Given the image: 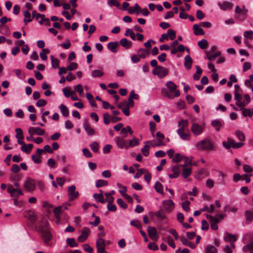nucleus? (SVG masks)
<instances>
[{
	"instance_id": "obj_53",
	"label": "nucleus",
	"mask_w": 253,
	"mask_h": 253,
	"mask_svg": "<svg viewBox=\"0 0 253 253\" xmlns=\"http://www.w3.org/2000/svg\"><path fill=\"white\" fill-rule=\"evenodd\" d=\"M155 189L156 191L159 193H163V186L159 182H156L155 185Z\"/></svg>"
},
{
	"instance_id": "obj_15",
	"label": "nucleus",
	"mask_w": 253,
	"mask_h": 253,
	"mask_svg": "<svg viewBox=\"0 0 253 253\" xmlns=\"http://www.w3.org/2000/svg\"><path fill=\"white\" fill-rule=\"evenodd\" d=\"M45 131L43 129H42L39 127H30L28 129V133L29 135H34L37 134L38 135H42L44 134Z\"/></svg>"
},
{
	"instance_id": "obj_37",
	"label": "nucleus",
	"mask_w": 253,
	"mask_h": 253,
	"mask_svg": "<svg viewBox=\"0 0 253 253\" xmlns=\"http://www.w3.org/2000/svg\"><path fill=\"white\" fill-rule=\"evenodd\" d=\"M62 206H59L53 210V213L56 219L60 220V213L61 212Z\"/></svg>"
},
{
	"instance_id": "obj_2",
	"label": "nucleus",
	"mask_w": 253,
	"mask_h": 253,
	"mask_svg": "<svg viewBox=\"0 0 253 253\" xmlns=\"http://www.w3.org/2000/svg\"><path fill=\"white\" fill-rule=\"evenodd\" d=\"M188 123L187 120H182L178 122L179 128L177 130V133L183 140H190V133L188 128Z\"/></svg>"
},
{
	"instance_id": "obj_49",
	"label": "nucleus",
	"mask_w": 253,
	"mask_h": 253,
	"mask_svg": "<svg viewBox=\"0 0 253 253\" xmlns=\"http://www.w3.org/2000/svg\"><path fill=\"white\" fill-rule=\"evenodd\" d=\"M49 52V50L47 48H43L42 51L40 53V56L42 60H45L47 59L46 54Z\"/></svg>"
},
{
	"instance_id": "obj_47",
	"label": "nucleus",
	"mask_w": 253,
	"mask_h": 253,
	"mask_svg": "<svg viewBox=\"0 0 253 253\" xmlns=\"http://www.w3.org/2000/svg\"><path fill=\"white\" fill-rule=\"evenodd\" d=\"M103 75L104 73L100 70H94L91 72V76L94 78L101 77Z\"/></svg>"
},
{
	"instance_id": "obj_55",
	"label": "nucleus",
	"mask_w": 253,
	"mask_h": 253,
	"mask_svg": "<svg viewBox=\"0 0 253 253\" xmlns=\"http://www.w3.org/2000/svg\"><path fill=\"white\" fill-rule=\"evenodd\" d=\"M190 202L188 200L185 201L184 202L182 203V208L186 212H189L190 211Z\"/></svg>"
},
{
	"instance_id": "obj_21",
	"label": "nucleus",
	"mask_w": 253,
	"mask_h": 253,
	"mask_svg": "<svg viewBox=\"0 0 253 253\" xmlns=\"http://www.w3.org/2000/svg\"><path fill=\"white\" fill-rule=\"evenodd\" d=\"M93 197L96 201L101 203H105L107 201V199L104 198L103 194H102V193H95Z\"/></svg>"
},
{
	"instance_id": "obj_26",
	"label": "nucleus",
	"mask_w": 253,
	"mask_h": 253,
	"mask_svg": "<svg viewBox=\"0 0 253 253\" xmlns=\"http://www.w3.org/2000/svg\"><path fill=\"white\" fill-rule=\"evenodd\" d=\"M234 140L231 138L228 137L227 141H224L222 142L223 147L226 149H229L233 148Z\"/></svg>"
},
{
	"instance_id": "obj_7",
	"label": "nucleus",
	"mask_w": 253,
	"mask_h": 253,
	"mask_svg": "<svg viewBox=\"0 0 253 253\" xmlns=\"http://www.w3.org/2000/svg\"><path fill=\"white\" fill-rule=\"evenodd\" d=\"M8 193H9L12 197H15L17 199L19 195H23V192L20 188H14L11 184H8L7 186Z\"/></svg>"
},
{
	"instance_id": "obj_63",
	"label": "nucleus",
	"mask_w": 253,
	"mask_h": 253,
	"mask_svg": "<svg viewBox=\"0 0 253 253\" xmlns=\"http://www.w3.org/2000/svg\"><path fill=\"white\" fill-rule=\"evenodd\" d=\"M117 204L122 208L126 209L127 208V205L122 199H118L117 200Z\"/></svg>"
},
{
	"instance_id": "obj_19",
	"label": "nucleus",
	"mask_w": 253,
	"mask_h": 253,
	"mask_svg": "<svg viewBox=\"0 0 253 253\" xmlns=\"http://www.w3.org/2000/svg\"><path fill=\"white\" fill-rule=\"evenodd\" d=\"M24 215L25 217L30 220L32 222H34L37 219L36 215L32 211H25L24 213Z\"/></svg>"
},
{
	"instance_id": "obj_23",
	"label": "nucleus",
	"mask_w": 253,
	"mask_h": 253,
	"mask_svg": "<svg viewBox=\"0 0 253 253\" xmlns=\"http://www.w3.org/2000/svg\"><path fill=\"white\" fill-rule=\"evenodd\" d=\"M173 173L169 174V176L170 178H174L178 176L180 173L179 166H174L172 168Z\"/></svg>"
},
{
	"instance_id": "obj_14",
	"label": "nucleus",
	"mask_w": 253,
	"mask_h": 253,
	"mask_svg": "<svg viewBox=\"0 0 253 253\" xmlns=\"http://www.w3.org/2000/svg\"><path fill=\"white\" fill-rule=\"evenodd\" d=\"M244 42L245 44L249 48H251L252 45L250 43V41L253 39V31H246L244 33Z\"/></svg>"
},
{
	"instance_id": "obj_5",
	"label": "nucleus",
	"mask_w": 253,
	"mask_h": 253,
	"mask_svg": "<svg viewBox=\"0 0 253 253\" xmlns=\"http://www.w3.org/2000/svg\"><path fill=\"white\" fill-rule=\"evenodd\" d=\"M234 99L236 100V104L240 107H244L248 105L251 102V98L248 94H237L234 95Z\"/></svg>"
},
{
	"instance_id": "obj_43",
	"label": "nucleus",
	"mask_w": 253,
	"mask_h": 253,
	"mask_svg": "<svg viewBox=\"0 0 253 253\" xmlns=\"http://www.w3.org/2000/svg\"><path fill=\"white\" fill-rule=\"evenodd\" d=\"M63 92L66 97H69L72 94H75V91H71L69 87H65L63 89Z\"/></svg>"
},
{
	"instance_id": "obj_10",
	"label": "nucleus",
	"mask_w": 253,
	"mask_h": 253,
	"mask_svg": "<svg viewBox=\"0 0 253 253\" xmlns=\"http://www.w3.org/2000/svg\"><path fill=\"white\" fill-rule=\"evenodd\" d=\"M97 253H107L105 251V241L103 238H98L96 242Z\"/></svg>"
},
{
	"instance_id": "obj_29",
	"label": "nucleus",
	"mask_w": 253,
	"mask_h": 253,
	"mask_svg": "<svg viewBox=\"0 0 253 253\" xmlns=\"http://www.w3.org/2000/svg\"><path fill=\"white\" fill-rule=\"evenodd\" d=\"M248 10H244L243 12L236 14L235 17L241 21L245 20L248 16Z\"/></svg>"
},
{
	"instance_id": "obj_28",
	"label": "nucleus",
	"mask_w": 253,
	"mask_h": 253,
	"mask_svg": "<svg viewBox=\"0 0 253 253\" xmlns=\"http://www.w3.org/2000/svg\"><path fill=\"white\" fill-rule=\"evenodd\" d=\"M193 29L194 30V33L195 35H203L204 34L203 30L197 24H194L193 25Z\"/></svg>"
},
{
	"instance_id": "obj_54",
	"label": "nucleus",
	"mask_w": 253,
	"mask_h": 253,
	"mask_svg": "<svg viewBox=\"0 0 253 253\" xmlns=\"http://www.w3.org/2000/svg\"><path fill=\"white\" fill-rule=\"evenodd\" d=\"M91 149L95 153L98 152L99 145L97 142H93L90 144Z\"/></svg>"
},
{
	"instance_id": "obj_44",
	"label": "nucleus",
	"mask_w": 253,
	"mask_h": 253,
	"mask_svg": "<svg viewBox=\"0 0 253 253\" xmlns=\"http://www.w3.org/2000/svg\"><path fill=\"white\" fill-rule=\"evenodd\" d=\"M139 143L138 139L136 137H134L132 140L129 141V143H128V149L130 147H133L137 146Z\"/></svg>"
},
{
	"instance_id": "obj_16",
	"label": "nucleus",
	"mask_w": 253,
	"mask_h": 253,
	"mask_svg": "<svg viewBox=\"0 0 253 253\" xmlns=\"http://www.w3.org/2000/svg\"><path fill=\"white\" fill-rule=\"evenodd\" d=\"M75 189L76 186L75 185H72L68 187V192L70 201L74 200L77 198L79 195V192L75 191Z\"/></svg>"
},
{
	"instance_id": "obj_34",
	"label": "nucleus",
	"mask_w": 253,
	"mask_h": 253,
	"mask_svg": "<svg viewBox=\"0 0 253 253\" xmlns=\"http://www.w3.org/2000/svg\"><path fill=\"white\" fill-rule=\"evenodd\" d=\"M205 253H217V249L212 245L206 246L205 250Z\"/></svg>"
},
{
	"instance_id": "obj_41",
	"label": "nucleus",
	"mask_w": 253,
	"mask_h": 253,
	"mask_svg": "<svg viewBox=\"0 0 253 253\" xmlns=\"http://www.w3.org/2000/svg\"><path fill=\"white\" fill-rule=\"evenodd\" d=\"M211 124L218 131H219L220 127L222 126V124L221 122L217 120L212 121Z\"/></svg>"
},
{
	"instance_id": "obj_48",
	"label": "nucleus",
	"mask_w": 253,
	"mask_h": 253,
	"mask_svg": "<svg viewBox=\"0 0 253 253\" xmlns=\"http://www.w3.org/2000/svg\"><path fill=\"white\" fill-rule=\"evenodd\" d=\"M165 211L160 209L155 213V215L159 219L163 220L166 218V215L164 213Z\"/></svg>"
},
{
	"instance_id": "obj_9",
	"label": "nucleus",
	"mask_w": 253,
	"mask_h": 253,
	"mask_svg": "<svg viewBox=\"0 0 253 253\" xmlns=\"http://www.w3.org/2000/svg\"><path fill=\"white\" fill-rule=\"evenodd\" d=\"M114 141L119 148L128 149V142L125 138L117 136L114 138Z\"/></svg>"
},
{
	"instance_id": "obj_30",
	"label": "nucleus",
	"mask_w": 253,
	"mask_h": 253,
	"mask_svg": "<svg viewBox=\"0 0 253 253\" xmlns=\"http://www.w3.org/2000/svg\"><path fill=\"white\" fill-rule=\"evenodd\" d=\"M244 216L247 222H251L253 220V212L251 211H246Z\"/></svg>"
},
{
	"instance_id": "obj_59",
	"label": "nucleus",
	"mask_w": 253,
	"mask_h": 253,
	"mask_svg": "<svg viewBox=\"0 0 253 253\" xmlns=\"http://www.w3.org/2000/svg\"><path fill=\"white\" fill-rule=\"evenodd\" d=\"M75 91H77L79 92V95L81 96L83 92V86L81 84H78V85L74 86Z\"/></svg>"
},
{
	"instance_id": "obj_58",
	"label": "nucleus",
	"mask_w": 253,
	"mask_h": 253,
	"mask_svg": "<svg viewBox=\"0 0 253 253\" xmlns=\"http://www.w3.org/2000/svg\"><path fill=\"white\" fill-rule=\"evenodd\" d=\"M167 34H168V37L171 40H174L176 37L175 32L172 29H169Z\"/></svg>"
},
{
	"instance_id": "obj_32",
	"label": "nucleus",
	"mask_w": 253,
	"mask_h": 253,
	"mask_svg": "<svg viewBox=\"0 0 253 253\" xmlns=\"http://www.w3.org/2000/svg\"><path fill=\"white\" fill-rule=\"evenodd\" d=\"M207 58L211 61L213 60L214 59L220 55L221 52L220 51H217L215 53L212 54V53H210L209 51H207L206 52Z\"/></svg>"
},
{
	"instance_id": "obj_38",
	"label": "nucleus",
	"mask_w": 253,
	"mask_h": 253,
	"mask_svg": "<svg viewBox=\"0 0 253 253\" xmlns=\"http://www.w3.org/2000/svg\"><path fill=\"white\" fill-rule=\"evenodd\" d=\"M67 244L70 247H76L78 246V243L74 238H67L66 239Z\"/></svg>"
},
{
	"instance_id": "obj_31",
	"label": "nucleus",
	"mask_w": 253,
	"mask_h": 253,
	"mask_svg": "<svg viewBox=\"0 0 253 253\" xmlns=\"http://www.w3.org/2000/svg\"><path fill=\"white\" fill-rule=\"evenodd\" d=\"M61 113L65 117H67L69 115V111L68 108L64 105L61 104L59 107Z\"/></svg>"
},
{
	"instance_id": "obj_1",
	"label": "nucleus",
	"mask_w": 253,
	"mask_h": 253,
	"mask_svg": "<svg viewBox=\"0 0 253 253\" xmlns=\"http://www.w3.org/2000/svg\"><path fill=\"white\" fill-rule=\"evenodd\" d=\"M38 231L41 234V237L46 245H48L52 239V235L48 227V221L42 218L38 226Z\"/></svg>"
},
{
	"instance_id": "obj_42",
	"label": "nucleus",
	"mask_w": 253,
	"mask_h": 253,
	"mask_svg": "<svg viewBox=\"0 0 253 253\" xmlns=\"http://www.w3.org/2000/svg\"><path fill=\"white\" fill-rule=\"evenodd\" d=\"M191 173V168H187L183 169L182 171V175L184 178H186L188 176H189Z\"/></svg>"
},
{
	"instance_id": "obj_24",
	"label": "nucleus",
	"mask_w": 253,
	"mask_h": 253,
	"mask_svg": "<svg viewBox=\"0 0 253 253\" xmlns=\"http://www.w3.org/2000/svg\"><path fill=\"white\" fill-rule=\"evenodd\" d=\"M120 44L126 49H128L132 46V42L128 41L126 38H123L120 42Z\"/></svg>"
},
{
	"instance_id": "obj_25",
	"label": "nucleus",
	"mask_w": 253,
	"mask_h": 253,
	"mask_svg": "<svg viewBox=\"0 0 253 253\" xmlns=\"http://www.w3.org/2000/svg\"><path fill=\"white\" fill-rule=\"evenodd\" d=\"M119 42H110L108 43L107 47L112 52L115 53L117 52V48L119 46Z\"/></svg>"
},
{
	"instance_id": "obj_39",
	"label": "nucleus",
	"mask_w": 253,
	"mask_h": 253,
	"mask_svg": "<svg viewBox=\"0 0 253 253\" xmlns=\"http://www.w3.org/2000/svg\"><path fill=\"white\" fill-rule=\"evenodd\" d=\"M224 240L226 241L235 242L237 240V237L235 235L227 233L226 236L224 237Z\"/></svg>"
},
{
	"instance_id": "obj_8",
	"label": "nucleus",
	"mask_w": 253,
	"mask_h": 253,
	"mask_svg": "<svg viewBox=\"0 0 253 253\" xmlns=\"http://www.w3.org/2000/svg\"><path fill=\"white\" fill-rule=\"evenodd\" d=\"M24 189L29 192H32L36 188V183L34 179L29 178H27L24 183Z\"/></svg>"
},
{
	"instance_id": "obj_64",
	"label": "nucleus",
	"mask_w": 253,
	"mask_h": 253,
	"mask_svg": "<svg viewBox=\"0 0 253 253\" xmlns=\"http://www.w3.org/2000/svg\"><path fill=\"white\" fill-rule=\"evenodd\" d=\"M167 240H168V245L172 247V248L174 249L175 248V245L174 243V241L171 238V236H168L167 237Z\"/></svg>"
},
{
	"instance_id": "obj_62",
	"label": "nucleus",
	"mask_w": 253,
	"mask_h": 253,
	"mask_svg": "<svg viewBox=\"0 0 253 253\" xmlns=\"http://www.w3.org/2000/svg\"><path fill=\"white\" fill-rule=\"evenodd\" d=\"M15 132H16V137L17 139H19V138H23V131H22V130L20 128H16L15 129Z\"/></svg>"
},
{
	"instance_id": "obj_40",
	"label": "nucleus",
	"mask_w": 253,
	"mask_h": 253,
	"mask_svg": "<svg viewBox=\"0 0 253 253\" xmlns=\"http://www.w3.org/2000/svg\"><path fill=\"white\" fill-rule=\"evenodd\" d=\"M197 71L193 76V79L194 80L197 81L200 79L201 75L202 73V69L198 66H196Z\"/></svg>"
},
{
	"instance_id": "obj_60",
	"label": "nucleus",
	"mask_w": 253,
	"mask_h": 253,
	"mask_svg": "<svg viewBox=\"0 0 253 253\" xmlns=\"http://www.w3.org/2000/svg\"><path fill=\"white\" fill-rule=\"evenodd\" d=\"M78 64L75 62H72L67 67V70L70 71L75 70L78 68Z\"/></svg>"
},
{
	"instance_id": "obj_12",
	"label": "nucleus",
	"mask_w": 253,
	"mask_h": 253,
	"mask_svg": "<svg viewBox=\"0 0 253 253\" xmlns=\"http://www.w3.org/2000/svg\"><path fill=\"white\" fill-rule=\"evenodd\" d=\"M204 127L196 123H193L191 127V132L195 135H199L202 133Z\"/></svg>"
},
{
	"instance_id": "obj_17",
	"label": "nucleus",
	"mask_w": 253,
	"mask_h": 253,
	"mask_svg": "<svg viewBox=\"0 0 253 253\" xmlns=\"http://www.w3.org/2000/svg\"><path fill=\"white\" fill-rule=\"evenodd\" d=\"M84 127L88 135H93L95 134V130L90 126L87 120L84 121Z\"/></svg>"
},
{
	"instance_id": "obj_11",
	"label": "nucleus",
	"mask_w": 253,
	"mask_h": 253,
	"mask_svg": "<svg viewBox=\"0 0 253 253\" xmlns=\"http://www.w3.org/2000/svg\"><path fill=\"white\" fill-rule=\"evenodd\" d=\"M164 211L166 213L170 212L174 208V203L170 199L164 200L163 202Z\"/></svg>"
},
{
	"instance_id": "obj_18",
	"label": "nucleus",
	"mask_w": 253,
	"mask_h": 253,
	"mask_svg": "<svg viewBox=\"0 0 253 253\" xmlns=\"http://www.w3.org/2000/svg\"><path fill=\"white\" fill-rule=\"evenodd\" d=\"M218 6L221 9L223 10H227L231 9L233 7V4L230 2L225 1L222 3H219Z\"/></svg>"
},
{
	"instance_id": "obj_56",
	"label": "nucleus",
	"mask_w": 253,
	"mask_h": 253,
	"mask_svg": "<svg viewBox=\"0 0 253 253\" xmlns=\"http://www.w3.org/2000/svg\"><path fill=\"white\" fill-rule=\"evenodd\" d=\"M147 172V170L145 169H137V171L134 176L135 178L140 177L143 173Z\"/></svg>"
},
{
	"instance_id": "obj_51",
	"label": "nucleus",
	"mask_w": 253,
	"mask_h": 253,
	"mask_svg": "<svg viewBox=\"0 0 253 253\" xmlns=\"http://www.w3.org/2000/svg\"><path fill=\"white\" fill-rule=\"evenodd\" d=\"M235 134L239 140L243 141L245 140V135L243 132L240 130H236Z\"/></svg>"
},
{
	"instance_id": "obj_27",
	"label": "nucleus",
	"mask_w": 253,
	"mask_h": 253,
	"mask_svg": "<svg viewBox=\"0 0 253 253\" xmlns=\"http://www.w3.org/2000/svg\"><path fill=\"white\" fill-rule=\"evenodd\" d=\"M184 66L187 70H189L191 68L192 63V59L189 55H186L184 58Z\"/></svg>"
},
{
	"instance_id": "obj_45",
	"label": "nucleus",
	"mask_w": 253,
	"mask_h": 253,
	"mask_svg": "<svg viewBox=\"0 0 253 253\" xmlns=\"http://www.w3.org/2000/svg\"><path fill=\"white\" fill-rule=\"evenodd\" d=\"M240 110L242 111V113L244 116L246 117L249 116L250 117H252L253 115V111L247 109L244 107L240 108Z\"/></svg>"
},
{
	"instance_id": "obj_13",
	"label": "nucleus",
	"mask_w": 253,
	"mask_h": 253,
	"mask_svg": "<svg viewBox=\"0 0 253 253\" xmlns=\"http://www.w3.org/2000/svg\"><path fill=\"white\" fill-rule=\"evenodd\" d=\"M90 233V229L87 227H84L82 230V234L78 238V241L80 243L84 242L88 238Z\"/></svg>"
},
{
	"instance_id": "obj_61",
	"label": "nucleus",
	"mask_w": 253,
	"mask_h": 253,
	"mask_svg": "<svg viewBox=\"0 0 253 253\" xmlns=\"http://www.w3.org/2000/svg\"><path fill=\"white\" fill-rule=\"evenodd\" d=\"M141 152L145 156H148L149 154V146L146 144L142 149Z\"/></svg>"
},
{
	"instance_id": "obj_35",
	"label": "nucleus",
	"mask_w": 253,
	"mask_h": 253,
	"mask_svg": "<svg viewBox=\"0 0 253 253\" xmlns=\"http://www.w3.org/2000/svg\"><path fill=\"white\" fill-rule=\"evenodd\" d=\"M33 146V145L32 144H29L28 145L23 144L21 147V150L25 153H29L32 150Z\"/></svg>"
},
{
	"instance_id": "obj_4",
	"label": "nucleus",
	"mask_w": 253,
	"mask_h": 253,
	"mask_svg": "<svg viewBox=\"0 0 253 253\" xmlns=\"http://www.w3.org/2000/svg\"><path fill=\"white\" fill-rule=\"evenodd\" d=\"M166 85L169 91V93L168 91H166V96L168 98L172 99L180 95V91L177 89V85L174 83L168 81L166 83Z\"/></svg>"
},
{
	"instance_id": "obj_22",
	"label": "nucleus",
	"mask_w": 253,
	"mask_h": 253,
	"mask_svg": "<svg viewBox=\"0 0 253 253\" xmlns=\"http://www.w3.org/2000/svg\"><path fill=\"white\" fill-rule=\"evenodd\" d=\"M137 53L140 58L144 59L149 54V50L147 49L141 48L137 51Z\"/></svg>"
},
{
	"instance_id": "obj_3",
	"label": "nucleus",
	"mask_w": 253,
	"mask_h": 253,
	"mask_svg": "<svg viewBox=\"0 0 253 253\" xmlns=\"http://www.w3.org/2000/svg\"><path fill=\"white\" fill-rule=\"evenodd\" d=\"M195 146L200 151H214L215 147L214 143L209 138H205L198 142Z\"/></svg>"
},
{
	"instance_id": "obj_33",
	"label": "nucleus",
	"mask_w": 253,
	"mask_h": 253,
	"mask_svg": "<svg viewBox=\"0 0 253 253\" xmlns=\"http://www.w3.org/2000/svg\"><path fill=\"white\" fill-rule=\"evenodd\" d=\"M243 251L245 253L250 251V253H253V241L243 247Z\"/></svg>"
},
{
	"instance_id": "obj_52",
	"label": "nucleus",
	"mask_w": 253,
	"mask_h": 253,
	"mask_svg": "<svg viewBox=\"0 0 253 253\" xmlns=\"http://www.w3.org/2000/svg\"><path fill=\"white\" fill-rule=\"evenodd\" d=\"M111 117L108 113H106L103 115V121L105 124L108 125L111 121Z\"/></svg>"
},
{
	"instance_id": "obj_50",
	"label": "nucleus",
	"mask_w": 253,
	"mask_h": 253,
	"mask_svg": "<svg viewBox=\"0 0 253 253\" xmlns=\"http://www.w3.org/2000/svg\"><path fill=\"white\" fill-rule=\"evenodd\" d=\"M108 185V182L106 180L99 179L96 182V186L99 188L102 186H106Z\"/></svg>"
},
{
	"instance_id": "obj_36",
	"label": "nucleus",
	"mask_w": 253,
	"mask_h": 253,
	"mask_svg": "<svg viewBox=\"0 0 253 253\" xmlns=\"http://www.w3.org/2000/svg\"><path fill=\"white\" fill-rule=\"evenodd\" d=\"M24 16L25 17V19L24 20V23L25 25L27 24V23L31 22L33 20V18H31V14L30 12L27 10L24 11L23 12Z\"/></svg>"
},
{
	"instance_id": "obj_6",
	"label": "nucleus",
	"mask_w": 253,
	"mask_h": 253,
	"mask_svg": "<svg viewBox=\"0 0 253 253\" xmlns=\"http://www.w3.org/2000/svg\"><path fill=\"white\" fill-rule=\"evenodd\" d=\"M153 74L154 75L158 76L160 79H162L168 75L169 70L168 69L163 66H158L154 69Z\"/></svg>"
},
{
	"instance_id": "obj_20",
	"label": "nucleus",
	"mask_w": 253,
	"mask_h": 253,
	"mask_svg": "<svg viewBox=\"0 0 253 253\" xmlns=\"http://www.w3.org/2000/svg\"><path fill=\"white\" fill-rule=\"evenodd\" d=\"M147 231L150 238L154 240L157 234L156 228L155 227L148 226L147 227Z\"/></svg>"
},
{
	"instance_id": "obj_57",
	"label": "nucleus",
	"mask_w": 253,
	"mask_h": 253,
	"mask_svg": "<svg viewBox=\"0 0 253 253\" xmlns=\"http://www.w3.org/2000/svg\"><path fill=\"white\" fill-rule=\"evenodd\" d=\"M125 36H129L132 40H135L136 39L134 33L132 31V30L130 29H127L126 30L125 33Z\"/></svg>"
},
{
	"instance_id": "obj_46",
	"label": "nucleus",
	"mask_w": 253,
	"mask_h": 253,
	"mask_svg": "<svg viewBox=\"0 0 253 253\" xmlns=\"http://www.w3.org/2000/svg\"><path fill=\"white\" fill-rule=\"evenodd\" d=\"M198 46L202 49L206 48L208 45V42L207 40L203 39L198 42Z\"/></svg>"
}]
</instances>
